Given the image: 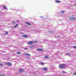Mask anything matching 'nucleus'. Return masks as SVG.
Returning a JSON list of instances; mask_svg holds the SVG:
<instances>
[{"label": "nucleus", "mask_w": 76, "mask_h": 76, "mask_svg": "<svg viewBox=\"0 0 76 76\" xmlns=\"http://www.w3.org/2000/svg\"><path fill=\"white\" fill-rule=\"evenodd\" d=\"M66 67V65L65 64H61L60 66V68L61 69H63Z\"/></svg>", "instance_id": "f257e3e1"}, {"label": "nucleus", "mask_w": 76, "mask_h": 76, "mask_svg": "<svg viewBox=\"0 0 76 76\" xmlns=\"http://www.w3.org/2000/svg\"><path fill=\"white\" fill-rule=\"evenodd\" d=\"M69 19L70 20H73V21L75 20H76V18H75L73 17H72L70 18Z\"/></svg>", "instance_id": "f03ea898"}, {"label": "nucleus", "mask_w": 76, "mask_h": 76, "mask_svg": "<svg viewBox=\"0 0 76 76\" xmlns=\"http://www.w3.org/2000/svg\"><path fill=\"white\" fill-rule=\"evenodd\" d=\"M6 64H7V66H11L12 65V64L10 63L9 62H6Z\"/></svg>", "instance_id": "7ed1b4c3"}, {"label": "nucleus", "mask_w": 76, "mask_h": 76, "mask_svg": "<svg viewBox=\"0 0 76 76\" xmlns=\"http://www.w3.org/2000/svg\"><path fill=\"white\" fill-rule=\"evenodd\" d=\"M55 3H60L61 2V1L60 0H56L55 1Z\"/></svg>", "instance_id": "20e7f679"}, {"label": "nucleus", "mask_w": 76, "mask_h": 76, "mask_svg": "<svg viewBox=\"0 0 76 76\" xmlns=\"http://www.w3.org/2000/svg\"><path fill=\"white\" fill-rule=\"evenodd\" d=\"M34 43H36V42H28L29 44H34Z\"/></svg>", "instance_id": "39448f33"}, {"label": "nucleus", "mask_w": 76, "mask_h": 76, "mask_svg": "<svg viewBox=\"0 0 76 76\" xmlns=\"http://www.w3.org/2000/svg\"><path fill=\"white\" fill-rule=\"evenodd\" d=\"M37 50L38 51H43V49L42 48H38L37 49Z\"/></svg>", "instance_id": "423d86ee"}, {"label": "nucleus", "mask_w": 76, "mask_h": 76, "mask_svg": "<svg viewBox=\"0 0 76 76\" xmlns=\"http://www.w3.org/2000/svg\"><path fill=\"white\" fill-rule=\"evenodd\" d=\"M47 69H48L47 67H46V68H44L43 69V70L45 71H46V70H47Z\"/></svg>", "instance_id": "0eeeda50"}, {"label": "nucleus", "mask_w": 76, "mask_h": 76, "mask_svg": "<svg viewBox=\"0 0 76 76\" xmlns=\"http://www.w3.org/2000/svg\"><path fill=\"white\" fill-rule=\"evenodd\" d=\"M22 37L24 38H26V37H27L28 36L26 35H23Z\"/></svg>", "instance_id": "6e6552de"}, {"label": "nucleus", "mask_w": 76, "mask_h": 76, "mask_svg": "<svg viewBox=\"0 0 76 76\" xmlns=\"http://www.w3.org/2000/svg\"><path fill=\"white\" fill-rule=\"evenodd\" d=\"M65 12L64 11H62L61 12V14L62 15V14H63V13H64Z\"/></svg>", "instance_id": "1a4fd4ad"}, {"label": "nucleus", "mask_w": 76, "mask_h": 76, "mask_svg": "<svg viewBox=\"0 0 76 76\" xmlns=\"http://www.w3.org/2000/svg\"><path fill=\"white\" fill-rule=\"evenodd\" d=\"M17 54H21V53L19 51L17 52Z\"/></svg>", "instance_id": "9d476101"}, {"label": "nucleus", "mask_w": 76, "mask_h": 76, "mask_svg": "<svg viewBox=\"0 0 76 76\" xmlns=\"http://www.w3.org/2000/svg\"><path fill=\"white\" fill-rule=\"evenodd\" d=\"M12 23L13 24H16V22L15 21H13L12 22Z\"/></svg>", "instance_id": "9b49d317"}, {"label": "nucleus", "mask_w": 76, "mask_h": 76, "mask_svg": "<svg viewBox=\"0 0 76 76\" xmlns=\"http://www.w3.org/2000/svg\"><path fill=\"white\" fill-rule=\"evenodd\" d=\"M26 56H30V54L28 53H26L25 54Z\"/></svg>", "instance_id": "f8f14e48"}, {"label": "nucleus", "mask_w": 76, "mask_h": 76, "mask_svg": "<svg viewBox=\"0 0 76 76\" xmlns=\"http://www.w3.org/2000/svg\"><path fill=\"white\" fill-rule=\"evenodd\" d=\"M20 72H23V69H20Z\"/></svg>", "instance_id": "ddd939ff"}, {"label": "nucleus", "mask_w": 76, "mask_h": 76, "mask_svg": "<svg viewBox=\"0 0 76 76\" xmlns=\"http://www.w3.org/2000/svg\"><path fill=\"white\" fill-rule=\"evenodd\" d=\"M26 24H27V25H31V24H30L29 23H26Z\"/></svg>", "instance_id": "4468645a"}, {"label": "nucleus", "mask_w": 76, "mask_h": 76, "mask_svg": "<svg viewBox=\"0 0 76 76\" xmlns=\"http://www.w3.org/2000/svg\"><path fill=\"white\" fill-rule=\"evenodd\" d=\"M67 56H70V53H66Z\"/></svg>", "instance_id": "2eb2a0df"}, {"label": "nucleus", "mask_w": 76, "mask_h": 76, "mask_svg": "<svg viewBox=\"0 0 76 76\" xmlns=\"http://www.w3.org/2000/svg\"><path fill=\"white\" fill-rule=\"evenodd\" d=\"M19 25L18 24H16L15 26L14 27V28H15L16 27H17Z\"/></svg>", "instance_id": "dca6fc26"}, {"label": "nucleus", "mask_w": 76, "mask_h": 76, "mask_svg": "<svg viewBox=\"0 0 76 76\" xmlns=\"http://www.w3.org/2000/svg\"><path fill=\"white\" fill-rule=\"evenodd\" d=\"M40 64H42V65H44V63L43 62H41L40 63Z\"/></svg>", "instance_id": "f3484780"}, {"label": "nucleus", "mask_w": 76, "mask_h": 76, "mask_svg": "<svg viewBox=\"0 0 76 76\" xmlns=\"http://www.w3.org/2000/svg\"><path fill=\"white\" fill-rule=\"evenodd\" d=\"M5 34H6V35H7V34H8V32L6 31L5 33Z\"/></svg>", "instance_id": "a211bd4d"}, {"label": "nucleus", "mask_w": 76, "mask_h": 76, "mask_svg": "<svg viewBox=\"0 0 76 76\" xmlns=\"http://www.w3.org/2000/svg\"><path fill=\"white\" fill-rule=\"evenodd\" d=\"M4 8L5 9H7V8L6 7V6L4 7Z\"/></svg>", "instance_id": "6ab92c4d"}, {"label": "nucleus", "mask_w": 76, "mask_h": 76, "mask_svg": "<svg viewBox=\"0 0 76 76\" xmlns=\"http://www.w3.org/2000/svg\"><path fill=\"white\" fill-rule=\"evenodd\" d=\"M24 49L25 50H28V48H25Z\"/></svg>", "instance_id": "aec40b11"}, {"label": "nucleus", "mask_w": 76, "mask_h": 76, "mask_svg": "<svg viewBox=\"0 0 76 76\" xmlns=\"http://www.w3.org/2000/svg\"><path fill=\"white\" fill-rule=\"evenodd\" d=\"M49 57V56H45V57Z\"/></svg>", "instance_id": "412c9836"}, {"label": "nucleus", "mask_w": 76, "mask_h": 76, "mask_svg": "<svg viewBox=\"0 0 76 76\" xmlns=\"http://www.w3.org/2000/svg\"><path fill=\"white\" fill-rule=\"evenodd\" d=\"M0 76H4V75H3L2 74L0 75Z\"/></svg>", "instance_id": "4be33fe9"}, {"label": "nucleus", "mask_w": 76, "mask_h": 76, "mask_svg": "<svg viewBox=\"0 0 76 76\" xmlns=\"http://www.w3.org/2000/svg\"><path fill=\"white\" fill-rule=\"evenodd\" d=\"M0 66H3V65L0 63Z\"/></svg>", "instance_id": "5701e85b"}, {"label": "nucleus", "mask_w": 76, "mask_h": 76, "mask_svg": "<svg viewBox=\"0 0 76 76\" xmlns=\"http://www.w3.org/2000/svg\"><path fill=\"white\" fill-rule=\"evenodd\" d=\"M62 73H65V71H63V72H62Z\"/></svg>", "instance_id": "b1692460"}, {"label": "nucleus", "mask_w": 76, "mask_h": 76, "mask_svg": "<svg viewBox=\"0 0 76 76\" xmlns=\"http://www.w3.org/2000/svg\"><path fill=\"white\" fill-rule=\"evenodd\" d=\"M74 75H76V72L74 74Z\"/></svg>", "instance_id": "393cba45"}, {"label": "nucleus", "mask_w": 76, "mask_h": 76, "mask_svg": "<svg viewBox=\"0 0 76 76\" xmlns=\"http://www.w3.org/2000/svg\"><path fill=\"white\" fill-rule=\"evenodd\" d=\"M74 48H76V46H75L74 47Z\"/></svg>", "instance_id": "a878e982"}, {"label": "nucleus", "mask_w": 76, "mask_h": 76, "mask_svg": "<svg viewBox=\"0 0 76 76\" xmlns=\"http://www.w3.org/2000/svg\"><path fill=\"white\" fill-rule=\"evenodd\" d=\"M40 18H43V16H41V17H40Z\"/></svg>", "instance_id": "bb28decb"}, {"label": "nucleus", "mask_w": 76, "mask_h": 76, "mask_svg": "<svg viewBox=\"0 0 76 76\" xmlns=\"http://www.w3.org/2000/svg\"><path fill=\"white\" fill-rule=\"evenodd\" d=\"M48 58V57H45V58Z\"/></svg>", "instance_id": "cd10ccee"}, {"label": "nucleus", "mask_w": 76, "mask_h": 76, "mask_svg": "<svg viewBox=\"0 0 76 76\" xmlns=\"http://www.w3.org/2000/svg\"><path fill=\"white\" fill-rule=\"evenodd\" d=\"M17 22H19V20H17Z\"/></svg>", "instance_id": "c85d7f7f"}, {"label": "nucleus", "mask_w": 76, "mask_h": 76, "mask_svg": "<svg viewBox=\"0 0 76 76\" xmlns=\"http://www.w3.org/2000/svg\"><path fill=\"white\" fill-rule=\"evenodd\" d=\"M75 6H76V3L75 4Z\"/></svg>", "instance_id": "c756f323"}, {"label": "nucleus", "mask_w": 76, "mask_h": 76, "mask_svg": "<svg viewBox=\"0 0 76 76\" xmlns=\"http://www.w3.org/2000/svg\"><path fill=\"white\" fill-rule=\"evenodd\" d=\"M31 47H32V46H31Z\"/></svg>", "instance_id": "7c9ffc66"}]
</instances>
